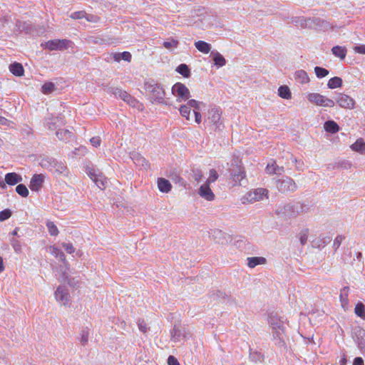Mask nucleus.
I'll return each instance as SVG.
<instances>
[{
  "mask_svg": "<svg viewBox=\"0 0 365 365\" xmlns=\"http://www.w3.org/2000/svg\"><path fill=\"white\" fill-rule=\"evenodd\" d=\"M307 98L310 103L317 106L333 108L335 106L333 100L319 93H307Z\"/></svg>",
  "mask_w": 365,
  "mask_h": 365,
  "instance_id": "f257e3e1",
  "label": "nucleus"
},
{
  "mask_svg": "<svg viewBox=\"0 0 365 365\" xmlns=\"http://www.w3.org/2000/svg\"><path fill=\"white\" fill-rule=\"evenodd\" d=\"M72 42L68 39H53L44 43V47L49 51H63L68 49Z\"/></svg>",
  "mask_w": 365,
  "mask_h": 365,
  "instance_id": "f03ea898",
  "label": "nucleus"
},
{
  "mask_svg": "<svg viewBox=\"0 0 365 365\" xmlns=\"http://www.w3.org/2000/svg\"><path fill=\"white\" fill-rule=\"evenodd\" d=\"M172 93L177 97V101H185L190 96L189 89L182 83H176L172 87Z\"/></svg>",
  "mask_w": 365,
  "mask_h": 365,
  "instance_id": "7ed1b4c3",
  "label": "nucleus"
},
{
  "mask_svg": "<svg viewBox=\"0 0 365 365\" xmlns=\"http://www.w3.org/2000/svg\"><path fill=\"white\" fill-rule=\"evenodd\" d=\"M336 103L345 109L351 110L355 108V101L354 98L343 93H338L336 98Z\"/></svg>",
  "mask_w": 365,
  "mask_h": 365,
  "instance_id": "20e7f679",
  "label": "nucleus"
},
{
  "mask_svg": "<svg viewBox=\"0 0 365 365\" xmlns=\"http://www.w3.org/2000/svg\"><path fill=\"white\" fill-rule=\"evenodd\" d=\"M267 190L264 188H258L247 193V200L250 202L259 201L267 197Z\"/></svg>",
  "mask_w": 365,
  "mask_h": 365,
  "instance_id": "39448f33",
  "label": "nucleus"
},
{
  "mask_svg": "<svg viewBox=\"0 0 365 365\" xmlns=\"http://www.w3.org/2000/svg\"><path fill=\"white\" fill-rule=\"evenodd\" d=\"M44 175L43 174H35L31 179L29 187L32 191L38 192L41 190L44 182Z\"/></svg>",
  "mask_w": 365,
  "mask_h": 365,
  "instance_id": "423d86ee",
  "label": "nucleus"
},
{
  "mask_svg": "<svg viewBox=\"0 0 365 365\" xmlns=\"http://www.w3.org/2000/svg\"><path fill=\"white\" fill-rule=\"evenodd\" d=\"M199 195L208 201H212L215 198V194L210 187V184L205 182L199 188Z\"/></svg>",
  "mask_w": 365,
  "mask_h": 365,
  "instance_id": "0eeeda50",
  "label": "nucleus"
},
{
  "mask_svg": "<svg viewBox=\"0 0 365 365\" xmlns=\"http://www.w3.org/2000/svg\"><path fill=\"white\" fill-rule=\"evenodd\" d=\"M150 90L151 98L153 101L160 102L165 98V93L163 88L158 85L152 86Z\"/></svg>",
  "mask_w": 365,
  "mask_h": 365,
  "instance_id": "6e6552de",
  "label": "nucleus"
},
{
  "mask_svg": "<svg viewBox=\"0 0 365 365\" xmlns=\"http://www.w3.org/2000/svg\"><path fill=\"white\" fill-rule=\"evenodd\" d=\"M56 299L62 303L63 305H67L69 303V294L67 290L58 287L55 292Z\"/></svg>",
  "mask_w": 365,
  "mask_h": 365,
  "instance_id": "1a4fd4ad",
  "label": "nucleus"
},
{
  "mask_svg": "<svg viewBox=\"0 0 365 365\" xmlns=\"http://www.w3.org/2000/svg\"><path fill=\"white\" fill-rule=\"evenodd\" d=\"M246 177L244 168L237 167L235 171L231 173V179L235 182V185H240L242 180Z\"/></svg>",
  "mask_w": 365,
  "mask_h": 365,
  "instance_id": "9d476101",
  "label": "nucleus"
},
{
  "mask_svg": "<svg viewBox=\"0 0 365 365\" xmlns=\"http://www.w3.org/2000/svg\"><path fill=\"white\" fill-rule=\"evenodd\" d=\"M297 189V185L294 181L291 178H287L279 182V190L282 192L294 191Z\"/></svg>",
  "mask_w": 365,
  "mask_h": 365,
  "instance_id": "9b49d317",
  "label": "nucleus"
},
{
  "mask_svg": "<svg viewBox=\"0 0 365 365\" xmlns=\"http://www.w3.org/2000/svg\"><path fill=\"white\" fill-rule=\"evenodd\" d=\"M4 180L7 185L13 186L21 182L23 178L16 173H9L6 174Z\"/></svg>",
  "mask_w": 365,
  "mask_h": 365,
  "instance_id": "f8f14e48",
  "label": "nucleus"
},
{
  "mask_svg": "<svg viewBox=\"0 0 365 365\" xmlns=\"http://www.w3.org/2000/svg\"><path fill=\"white\" fill-rule=\"evenodd\" d=\"M158 187L160 192H168L171 190L172 185L169 180L160 178L158 180Z\"/></svg>",
  "mask_w": 365,
  "mask_h": 365,
  "instance_id": "ddd939ff",
  "label": "nucleus"
},
{
  "mask_svg": "<svg viewBox=\"0 0 365 365\" xmlns=\"http://www.w3.org/2000/svg\"><path fill=\"white\" fill-rule=\"evenodd\" d=\"M267 260L263 257H252L247 258V265L250 268H254L259 264H264Z\"/></svg>",
  "mask_w": 365,
  "mask_h": 365,
  "instance_id": "4468645a",
  "label": "nucleus"
},
{
  "mask_svg": "<svg viewBox=\"0 0 365 365\" xmlns=\"http://www.w3.org/2000/svg\"><path fill=\"white\" fill-rule=\"evenodd\" d=\"M324 130L330 133H336L339 131V126L334 120H327L324 124Z\"/></svg>",
  "mask_w": 365,
  "mask_h": 365,
  "instance_id": "2eb2a0df",
  "label": "nucleus"
},
{
  "mask_svg": "<svg viewBox=\"0 0 365 365\" xmlns=\"http://www.w3.org/2000/svg\"><path fill=\"white\" fill-rule=\"evenodd\" d=\"M91 179L95 182L96 185L100 188L103 189L106 182V179L102 175H97L94 173H90L88 174Z\"/></svg>",
  "mask_w": 365,
  "mask_h": 365,
  "instance_id": "dca6fc26",
  "label": "nucleus"
},
{
  "mask_svg": "<svg viewBox=\"0 0 365 365\" xmlns=\"http://www.w3.org/2000/svg\"><path fill=\"white\" fill-rule=\"evenodd\" d=\"M9 71L16 76H22L24 73L23 66L19 63H14L9 66Z\"/></svg>",
  "mask_w": 365,
  "mask_h": 365,
  "instance_id": "f3484780",
  "label": "nucleus"
},
{
  "mask_svg": "<svg viewBox=\"0 0 365 365\" xmlns=\"http://www.w3.org/2000/svg\"><path fill=\"white\" fill-rule=\"evenodd\" d=\"M294 76L296 81L301 84H305L309 82V78L307 72L303 70L297 71Z\"/></svg>",
  "mask_w": 365,
  "mask_h": 365,
  "instance_id": "a211bd4d",
  "label": "nucleus"
},
{
  "mask_svg": "<svg viewBox=\"0 0 365 365\" xmlns=\"http://www.w3.org/2000/svg\"><path fill=\"white\" fill-rule=\"evenodd\" d=\"M331 51L335 56L339 57L340 59H344L347 53L346 47L340 46H334L331 48Z\"/></svg>",
  "mask_w": 365,
  "mask_h": 365,
  "instance_id": "6ab92c4d",
  "label": "nucleus"
},
{
  "mask_svg": "<svg viewBox=\"0 0 365 365\" xmlns=\"http://www.w3.org/2000/svg\"><path fill=\"white\" fill-rule=\"evenodd\" d=\"M195 46L199 51L205 54L208 53L211 50L210 45L204 41H196Z\"/></svg>",
  "mask_w": 365,
  "mask_h": 365,
  "instance_id": "aec40b11",
  "label": "nucleus"
},
{
  "mask_svg": "<svg viewBox=\"0 0 365 365\" xmlns=\"http://www.w3.org/2000/svg\"><path fill=\"white\" fill-rule=\"evenodd\" d=\"M351 148L354 151L364 153L365 152V142L362 138H359L351 145Z\"/></svg>",
  "mask_w": 365,
  "mask_h": 365,
  "instance_id": "412c9836",
  "label": "nucleus"
},
{
  "mask_svg": "<svg viewBox=\"0 0 365 365\" xmlns=\"http://www.w3.org/2000/svg\"><path fill=\"white\" fill-rule=\"evenodd\" d=\"M221 115L222 111L220 109L215 108L211 110L209 118L212 123L217 124L221 118Z\"/></svg>",
  "mask_w": 365,
  "mask_h": 365,
  "instance_id": "4be33fe9",
  "label": "nucleus"
},
{
  "mask_svg": "<svg viewBox=\"0 0 365 365\" xmlns=\"http://www.w3.org/2000/svg\"><path fill=\"white\" fill-rule=\"evenodd\" d=\"M342 86V79L339 77H333L327 83V86L330 89L340 88Z\"/></svg>",
  "mask_w": 365,
  "mask_h": 365,
  "instance_id": "5701e85b",
  "label": "nucleus"
},
{
  "mask_svg": "<svg viewBox=\"0 0 365 365\" xmlns=\"http://www.w3.org/2000/svg\"><path fill=\"white\" fill-rule=\"evenodd\" d=\"M279 96L284 99H291L292 93L289 88L287 86H282L278 89Z\"/></svg>",
  "mask_w": 365,
  "mask_h": 365,
  "instance_id": "b1692460",
  "label": "nucleus"
},
{
  "mask_svg": "<svg viewBox=\"0 0 365 365\" xmlns=\"http://www.w3.org/2000/svg\"><path fill=\"white\" fill-rule=\"evenodd\" d=\"M214 64L217 67H222L226 64V60L224 56L218 52L213 53Z\"/></svg>",
  "mask_w": 365,
  "mask_h": 365,
  "instance_id": "393cba45",
  "label": "nucleus"
},
{
  "mask_svg": "<svg viewBox=\"0 0 365 365\" xmlns=\"http://www.w3.org/2000/svg\"><path fill=\"white\" fill-rule=\"evenodd\" d=\"M115 95H118L121 99L129 104H131L135 101L132 96L125 91L118 90L115 92Z\"/></svg>",
  "mask_w": 365,
  "mask_h": 365,
  "instance_id": "a878e982",
  "label": "nucleus"
},
{
  "mask_svg": "<svg viewBox=\"0 0 365 365\" xmlns=\"http://www.w3.org/2000/svg\"><path fill=\"white\" fill-rule=\"evenodd\" d=\"M49 249L51 254L53 255L55 257L58 258L62 262L66 261V256L60 249L54 246H51Z\"/></svg>",
  "mask_w": 365,
  "mask_h": 365,
  "instance_id": "bb28decb",
  "label": "nucleus"
},
{
  "mask_svg": "<svg viewBox=\"0 0 365 365\" xmlns=\"http://www.w3.org/2000/svg\"><path fill=\"white\" fill-rule=\"evenodd\" d=\"M354 313L361 319H365V306L362 302H357L354 308Z\"/></svg>",
  "mask_w": 365,
  "mask_h": 365,
  "instance_id": "cd10ccee",
  "label": "nucleus"
},
{
  "mask_svg": "<svg viewBox=\"0 0 365 365\" xmlns=\"http://www.w3.org/2000/svg\"><path fill=\"white\" fill-rule=\"evenodd\" d=\"M176 71L185 78H188L190 76V71L188 66L185 63L179 65L176 68Z\"/></svg>",
  "mask_w": 365,
  "mask_h": 365,
  "instance_id": "c85d7f7f",
  "label": "nucleus"
},
{
  "mask_svg": "<svg viewBox=\"0 0 365 365\" xmlns=\"http://www.w3.org/2000/svg\"><path fill=\"white\" fill-rule=\"evenodd\" d=\"M16 192L23 197H28L29 194L28 188L24 184H19L16 187Z\"/></svg>",
  "mask_w": 365,
  "mask_h": 365,
  "instance_id": "c756f323",
  "label": "nucleus"
},
{
  "mask_svg": "<svg viewBox=\"0 0 365 365\" xmlns=\"http://www.w3.org/2000/svg\"><path fill=\"white\" fill-rule=\"evenodd\" d=\"M46 227L51 235L57 236L58 235V230L56 225L53 222L48 221L46 223Z\"/></svg>",
  "mask_w": 365,
  "mask_h": 365,
  "instance_id": "7c9ffc66",
  "label": "nucleus"
},
{
  "mask_svg": "<svg viewBox=\"0 0 365 365\" xmlns=\"http://www.w3.org/2000/svg\"><path fill=\"white\" fill-rule=\"evenodd\" d=\"M190 110H191V109L190 108V107L186 105H183L182 106H180V108L179 109L180 115L182 117H184L186 120H188L190 119Z\"/></svg>",
  "mask_w": 365,
  "mask_h": 365,
  "instance_id": "2f4dec72",
  "label": "nucleus"
},
{
  "mask_svg": "<svg viewBox=\"0 0 365 365\" xmlns=\"http://www.w3.org/2000/svg\"><path fill=\"white\" fill-rule=\"evenodd\" d=\"M314 72H315L316 76L319 78H324L329 74L328 70H327L326 68H322V67H319V66H316L314 68Z\"/></svg>",
  "mask_w": 365,
  "mask_h": 365,
  "instance_id": "473e14b6",
  "label": "nucleus"
},
{
  "mask_svg": "<svg viewBox=\"0 0 365 365\" xmlns=\"http://www.w3.org/2000/svg\"><path fill=\"white\" fill-rule=\"evenodd\" d=\"M218 174L216 170L215 169H210L209 171V177L207 179L205 182H207L209 184L215 182L218 179Z\"/></svg>",
  "mask_w": 365,
  "mask_h": 365,
  "instance_id": "72a5a7b5",
  "label": "nucleus"
},
{
  "mask_svg": "<svg viewBox=\"0 0 365 365\" xmlns=\"http://www.w3.org/2000/svg\"><path fill=\"white\" fill-rule=\"evenodd\" d=\"M54 89L53 83L49 82L46 83L42 86L41 91L44 94H48L51 93Z\"/></svg>",
  "mask_w": 365,
  "mask_h": 365,
  "instance_id": "f704fd0d",
  "label": "nucleus"
},
{
  "mask_svg": "<svg viewBox=\"0 0 365 365\" xmlns=\"http://www.w3.org/2000/svg\"><path fill=\"white\" fill-rule=\"evenodd\" d=\"M178 45V41L174 38L170 39L168 41L163 43V46L167 49H171L172 48H176Z\"/></svg>",
  "mask_w": 365,
  "mask_h": 365,
  "instance_id": "c9c22d12",
  "label": "nucleus"
},
{
  "mask_svg": "<svg viewBox=\"0 0 365 365\" xmlns=\"http://www.w3.org/2000/svg\"><path fill=\"white\" fill-rule=\"evenodd\" d=\"M11 244L16 253H20L21 252V244L18 240L12 239L11 240Z\"/></svg>",
  "mask_w": 365,
  "mask_h": 365,
  "instance_id": "e433bc0d",
  "label": "nucleus"
},
{
  "mask_svg": "<svg viewBox=\"0 0 365 365\" xmlns=\"http://www.w3.org/2000/svg\"><path fill=\"white\" fill-rule=\"evenodd\" d=\"M86 16V12L84 11H76L71 14V17L73 19H82Z\"/></svg>",
  "mask_w": 365,
  "mask_h": 365,
  "instance_id": "4c0bfd02",
  "label": "nucleus"
},
{
  "mask_svg": "<svg viewBox=\"0 0 365 365\" xmlns=\"http://www.w3.org/2000/svg\"><path fill=\"white\" fill-rule=\"evenodd\" d=\"M85 19L88 22H91V23H98L101 20V18L98 16L91 14H87V13H86V16L85 17Z\"/></svg>",
  "mask_w": 365,
  "mask_h": 365,
  "instance_id": "58836bf2",
  "label": "nucleus"
},
{
  "mask_svg": "<svg viewBox=\"0 0 365 365\" xmlns=\"http://www.w3.org/2000/svg\"><path fill=\"white\" fill-rule=\"evenodd\" d=\"M186 106H189L190 109L192 108L193 110H198L200 109V102L194 99L189 100Z\"/></svg>",
  "mask_w": 365,
  "mask_h": 365,
  "instance_id": "ea45409f",
  "label": "nucleus"
},
{
  "mask_svg": "<svg viewBox=\"0 0 365 365\" xmlns=\"http://www.w3.org/2000/svg\"><path fill=\"white\" fill-rule=\"evenodd\" d=\"M277 163L275 161H272L267 164L266 167V171L268 174H274L276 170Z\"/></svg>",
  "mask_w": 365,
  "mask_h": 365,
  "instance_id": "a19ab883",
  "label": "nucleus"
},
{
  "mask_svg": "<svg viewBox=\"0 0 365 365\" xmlns=\"http://www.w3.org/2000/svg\"><path fill=\"white\" fill-rule=\"evenodd\" d=\"M11 216V212L6 209L0 212V221H4Z\"/></svg>",
  "mask_w": 365,
  "mask_h": 365,
  "instance_id": "79ce46f5",
  "label": "nucleus"
},
{
  "mask_svg": "<svg viewBox=\"0 0 365 365\" xmlns=\"http://www.w3.org/2000/svg\"><path fill=\"white\" fill-rule=\"evenodd\" d=\"M62 246L68 254H72L75 252V248L71 243H63Z\"/></svg>",
  "mask_w": 365,
  "mask_h": 365,
  "instance_id": "37998d69",
  "label": "nucleus"
},
{
  "mask_svg": "<svg viewBox=\"0 0 365 365\" xmlns=\"http://www.w3.org/2000/svg\"><path fill=\"white\" fill-rule=\"evenodd\" d=\"M344 240V237H343L341 235H339L335 238L334 243H333V246L335 248V250H337L339 247V246L341 245V244Z\"/></svg>",
  "mask_w": 365,
  "mask_h": 365,
  "instance_id": "c03bdc74",
  "label": "nucleus"
},
{
  "mask_svg": "<svg viewBox=\"0 0 365 365\" xmlns=\"http://www.w3.org/2000/svg\"><path fill=\"white\" fill-rule=\"evenodd\" d=\"M353 50L355 53H360V54H365V45L361 44V45L354 46L353 47Z\"/></svg>",
  "mask_w": 365,
  "mask_h": 365,
  "instance_id": "a18cd8bd",
  "label": "nucleus"
},
{
  "mask_svg": "<svg viewBox=\"0 0 365 365\" xmlns=\"http://www.w3.org/2000/svg\"><path fill=\"white\" fill-rule=\"evenodd\" d=\"M89 334L87 331H83L81 334V342L85 345L88 341Z\"/></svg>",
  "mask_w": 365,
  "mask_h": 365,
  "instance_id": "49530a36",
  "label": "nucleus"
},
{
  "mask_svg": "<svg viewBox=\"0 0 365 365\" xmlns=\"http://www.w3.org/2000/svg\"><path fill=\"white\" fill-rule=\"evenodd\" d=\"M120 55H121L122 60L127 61V62H130L132 56L130 52L124 51L123 53H120Z\"/></svg>",
  "mask_w": 365,
  "mask_h": 365,
  "instance_id": "de8ad7c7",
  "label": "nucleus"
},
{
  "mask_svg": "<svg viewBox=\"0 0 365 365\" xmlns=\"http://www.w3.org/2000/svg\"><path fill=\"white\" fill-rule=\"evenodd\" d=\"M90 142H91V143L92 144L93 146H94L95 148H98L101 145V140L98 136L97 137H93L90 140Z\"/></svg>",
  "mask_w": 365,
  "mask_h": 365,
  "instance_id": "09e8293b",
  "label": "nucleus"
},
{
  "mask_svg": "<svg viewBox=\"0 0 365 365\" xmlns=\"http://www.w3.org/2000/svg\"><path fill=\"white\" fill-rule=\"evenodd\" d=\"M168 365H180L177 359L173 356H170L168 359Z\"/></svg>",
  "mask_w": 365,
  "mask_h": 365,
  "instance_id": "8fccbe9b",
  "label": "nucleus"
},
{
  "mask_svg": "<svg viewBox=\"0 0 365 365\" xmlns=\"http://www.w3.org/2000/svg\"><path fill=\"white\" fill-rule=\"evenodd\" d=\"M195 114V120L197 123L200 124L202 121V116L200 112L197 110H193Z\"/></svg>",
  "mask_w": 365,
  "mask_h": 365,
  "instance_id": "3c124183",
  "label": "nucleus"
},
{
  "mask_svg": "<svg viewBox=\"0 0 365 365\" xmlns=\"http://www.w3.org/2000/svg\"><path fill=\"white\" fill-rule=\"evenodd\" d=\"M353 365H364V360L361 357H356L354 360Z\"/></svg>",
  "mask_w": 365,
  "mask_h": 365,
  "instance_id": "603ef678",
  "label": "nucleus"
},
{
  "mask_svg": "<svg viewBox=\"0 0 365 365\" xmlns=\"http://www.w3.org/2000/svg\"><path fill=\"white\" fill-rule=\"evenodd\" d=\"M202 177V172L199 170H196L195 173V180L198 181L200 180Z\"/></svg>",
  "mask_w": 365,
  "mask_h": 365,
  "instance_id": "864d4df0",
  "label": "nucleus"
},
{
  "mask_svg": "<svg viewBox=\"0 0 365 365\" xmlns=\"http://www.w3.org/2000/svg\"><path fill=\"white\" fill-rule=\"evenodd\" d=\"M284 173V168L283 167H279L277 165L276 170L274 174L281 175Z\"/></svg>",
  "mask_w": 365,
  "mask_h": 365,
  "instance_id": "5fc2aeb1",
  "label": "nucleus"
},
{
  "mask_svg": "<svg viewBox=\"0 0 365 365\" xmlns=\"http://www.w3.org/2000/svg\"><path fill=\"white\" fill-rule=\"evenodd\" d=\"M113 58L115 61L119 62L121 60L120 53H115L113 54Z\"/></svg>",
  "mask_w": 365,
  "mask_h": 365,
  "instance_id": "6e6d98bb",
  "label": "nucleus"
},
{
  "mask_svg": "<svg viewBox=\"0 0 365 365\" xmlns=\"http://www.w3.org/2000/svg\"><path fill=\"white\" fill-rule=\"evenodd\" d=\"M63 133L64 134H67L69 136L71 135V133L70 131L67 130H61V131H58V132H56V135L60 138L59 135H61Z\"/></svg>",
  "mask_w": 365,
  "mask_h": 365,
  "instance_id": "4d7b16f0",
  "label": "nucleus"
},
{
  "mask_svg": "<svg viewBox=\"0 0 365 365\" xmlns=\"http://www.w3.org/2000/svg\"><path fill=\"white\" fill-rule=\"evenodd\" d=\"M139 329H140L141 331H143V332L145 333V332L147 331V327H146V325H145V324L143 325V324H139Z\"/></svg>",
  "mask_w": 365,
  "mask_h": 365,
  "instance_id": "13d9d810",
  "label": "nucleus"
},
{
  "mask_svg": "<svg viewBox=\"0 0 365 365\" xmlns=\"http://www.w3.org/2000/svg\"><path fill=\"white\" fill-rule=\"evenodd\" d=\"M4 270V266L3 262V258L0 257V273Z\"/></svg>",
  "mask_w": 365,
  "mask_h": 365,
  "instance_id": "bf43d9fd",
  "label": "nucleus"
},
{
  "mask_svg": "<svg viewBox=\"0 0 365 365\" xmlns=\"http://www.w3.org/2000/svg\"><path fill=\"white\" fill-rule=\"evenodd\" d=\"M8 122V120L4 117L0 116V124L5 125Z\"/></svg>",
  "mask_w": 365,
  "mask_h": 365,
  "instance_id": "052dcab7",
  "label": "nucleus"
},
{
  "mask_svg": "<svg viewBox=\"0 0 365 365\" xmlns=\"http://www.w3.org/2000/svg\"><path fill=\"white\" fill-rule=\"evenodd\" d=\"M6 182H5V180H4V181H1V182H0V187H1V188H3V189H5V188H6Z\"/></svg>",
  "mask_w": 365,
  "mask_h": 365,
  "instance_id": "680f3d73",
  "label": "nucleus"
},
{
  "mask_svg": "<svg viewBox=\"0 0 365 365\" xmlns=\"http://www.w3.org/2000/svg\"><path fill=\"white\" fill-rule=\"evenodd\" d=\"M346 363V358H343L340 360V365H345Z\"/></svg>",
  "mask_w": 365,
  "mask_h": 365,
  "instance_id": "e2e57ef3",
  "label": "nucleus"
},
{
  "mask_svg": "<svg viewBox=\"0 0 365 365\" xmlns=\"http://www.w3.org/2000/svg\"><path fill=\"white\" fill-rule=\"evenodd\" d=\"M349 288L348 287H344L341 292H344L346 294V297H347V292H348Z\"/></svg>",
  "mask_w": 365,
  "mask_h": 365,
  "instance_id": "0e129e2a",
  "label": "nucleus"
},
{
  "mask_svg": "<svg viewBox=\"0 0 365 365\" xmlns=\"http://www.w3.org/2000/svg\"><path fill=\"white\" fill-rule=\"evenodd\" d=\"M18 230H18V228H15V229L12 231L11 235H17Z\"/></svg>",
  "mask_w": 365,
  "mask_h": 365,
  "instance_id": "69168bd1",
  "label": "nucleus"
},
{
  "mask_svg": "<svg viewBox=\"0 0 365 365\" xmlns=\"http://www.w3.org/2000/svg\"><path fill=\"white\" fill-rule=\"evenodd\" d=\"M356 255L357 259H361V256H362V255H361V252H357V253L356 254Z\"/></svg>",
  "mask_w": 365,
  "mask_h": 365,
  "instance_id": "338daca9",
  "label": "nucleus"
},
{
  "mask_svg": "<svg viewBox=\"0 0 365 365\" xmlns=\"http://www.w3.org/2000/svg\"><path fill=\"white\" fill-rule=\"evenodd\" d=\"M306 240H307L306 237H301V242H302V244H304Z\"/></svg>",
  "mask_w": 365,
  "mask_h": 365,
  "instance_id": "774afa93",
  "label": "nucleus"
}]
</instances>
